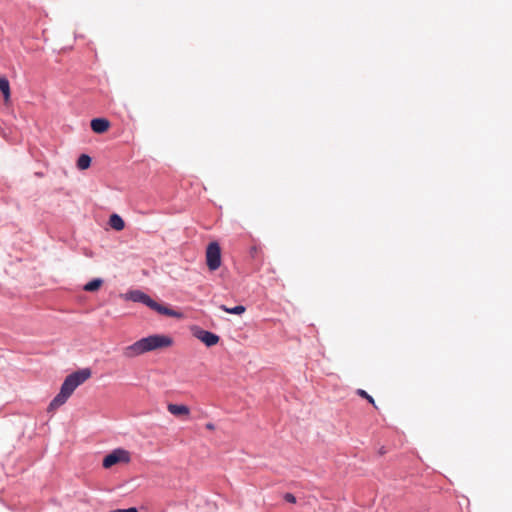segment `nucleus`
I'll list each match as a JSON object with an SVG mask.
<instances>
[{
    "mask_svg": "<svg viewBox=\"0 0 512 512\" xmlns=\"http://www.w3.org/2000/svg\"><path fill=\"white\" fill-rule=\"evenodd\" d=\"M103 281L99 278L93 279L84 286V290L87 292L97 291L102 286Z\"/></svg>",
    "mask_w": 512,
    "mask_h": 512,
    "instance_id": "ddd939ff",
    "label": "nucleus"
},
{
    "mask_svg": "<svg viewBox=\"0 0 512 512\" xmlns=\"http://www.w3.org/2000/svg\"><path fill=\"white\" fill-rule=\"evenodd\" d=\"M284 499L289 502V503H295L296 502V498L293 494L291 493H286L285 496H284Z\"/></svg>",
    "mask_w": 512,
    "mask_h": 512,
    "instance_id": "2eb2a0df",
    "label": "nucleus"
},
{
    "mask_svg": "<svg viewBox=\"0 0 512 512\" xmlns=\"http://www.w3.org/2000/svg\"><path fill=\"white\" fill-rule=\"evenodd\" d=\"M0 91L4 96V101L8 102L10 100V84L5 77L0 78Z\"/></svg>",
    "mask_w": 512,
    "mask_h": 512,
    "instance_id": "9d476101",
    "label": "nucleus"
},
{
    "mask_svg": "<svg viewBox=\"0 0 512 512\" xmlns=\"http://www.w3.org/2000/svg\"><path fill=\"white\" fill-rule=\"evenodd\" d=\"M206 428L209 429V430H213L214 429V425L212 423H207L206 424Z\"/></svg>",
    "mask_w": 512,
    "mask_h": 512,
    "instance_id": "dca6fc26",
    "label": "nucleus"
},
{
    "mask_svg": "<svg viewBox=\"0 0 512 512\" xmlns=\"http://www.w3.org/2000/svg\"><path fill=\"white\" fill-rule=\"evenodd\" d=\"M220 309L226 313L236 314V315H241L246 311V308L243 305H237L233 308H229L226 305H221Z\"/></svg>",
    "mask_w": 512,
    "mask_h": 512,
    "instance_id": "9b49d317",
    "label": "nucleus"
},
{
    "mask_svg": "<svg viewBox=\"0 0 512 512\" xmlns=\"http://www.w3.org/2000/svg\"><path fill=\"white\" fill-rule=\"evenodd\" d=\"M92 375L89 368L80 369L68 375L61 385L60 392L51 401L49 408L56 409L63 405L73 394L75 389L87 381Z\"/></svg>",
    "mask_w": 512,
    "mask_h": 512,
    "instance_id": "f03ea898",
    "label": "nucleus"
},
{
    "mask_svg": "<svg viewBox=\"0 0 512 512\" xmlns=\"http://www.w3.org/2000/svg\"><path fill=\"white\" fill-rule=\"evenodd\" d=\"M360 397L368 400L369 403H371L375 408H377L375 401L372 396H370L365 390L358 389L356 392Z\"/></svg>",
    "mask_w": 512,
    "mask_h": 512,
    "instance_id": "4468645a",
    "label": "nucleus"
},
{
    "mask_svg": "<svg viewBox=\"0 0 512 512\" xmlns=\"http://www.w3.org/2000/svg\"><path fill=\"white\" fill-rule=\"evenodd\" d=\"M128 299L134 302H140L151 308L152 310L158 312L159 314L170 316V317H180L181 314L172 310L168 307L162 306L161 304L154 301L150 296L143 293L140 290H134L128 293Z\"/></svg>",
    "mask_w": 512,
    "mask_h": 512,
    "instance_id": "7ed1b4c3",
    "label": "nucleus"
},
{
    "mask_svg": "<svg viewBox=\"0 0 512 512\" xmlns=\"http://www.w3.org/2000/svg\"><path fill=\"white\" fill-rule=\"evenodd\" d=\"M110 226L116 231H121L125 227L124 220L118 214H112L109 218Z\"/></svg>",
    "mask_w": 512,
    "mask_h": 512,
    "instance_id": "1a4fd4ad",
    "label": "nucleus"
},
{
    "mask_svg": "<svg viewBox=\"0 0 512 512\" xmlns=\"http://www.w3.org/2000/svg\"><path fill=\"white\" fill-rule=\"evenodd\" d=\"M167 410L176 417H188L190 415L189 407L183 404L179 405L169 403L167 405Z\"/></svg>",
    "mask_w": 512,
    "mask_h": 512,
    "instance_id": "0eeeda50",
    "label": "nucleus"
},
{
    "mask_svg": "<svg viewBox=\"0 0 512 512\" xmlns=\"http://www.w3.org/2000/svg\"><path fill=\"white\" fill-rule=\"evenodd\" d=\"M193 335L208 347L216 345L220 340L218 335L200 328H196Z\"/></svg>",
    "mask_w": 512,
    "mask_h": 512,
    "instance_id": "423d86ee",
    "label": "nucleus"
},
{
    "mask_svg": "<svg viewBox=\"0 0 512 512\" xmlns=\"http://www.w3.org/2000/svg\"><path fill=\"white\" fill-rule=\"evenodd\" d=\"M110 127V122L105 118H95L91 121V129L98 134L105 133Z\"/></svg>",
    "mask_w": 512,
    "mask_h": 512,
    "instance_id": "6e6552de",
    "label": "nucleus"
},
{
    "mask_svg": "<svg viewBox=\"0 0 512 512\" xmlns=\"http://www.w3.org/2000/svg\"><path fill=\"white\" fill-rule=\"evenodd\" d=\"M206 264L211 271L221 266V249L217 242H211L206 249Z\"/></svg>",
    "mask_w": 512,
    "mask_h": 512,
    "instance_id": "39448f33",
    "label": "nucleus"
},
{
    "mask_svg": "<svg viewBox=\"0 0 512 512\" xmlns=\"http://www.w3.org/2000/svg\"><path fill=\"white\" fill-rule=\"evenodd\" d=\"M90 164H91V158H90V156H88L86 154L80 155V157L77 160V167L80 170H85V169L89 168Z\"/></svg>",
    "mask_w": 512,
    "mask_h": 512,
    "instance_id": "f8f14e48",
    "label": "nucleus"
},
{
    "mask_svg": "<svg viewBox=\"0 0 512 512\" xmlns=\"http://www.w3.org/2000/svg\"><path fill=\"white\" fill-rule=\"evenodd\" d=\"M173 343V339L169 335L152 334L124 347L122 354L125 358L132 359L145 353L167 349Z\"/></svg>",
    "mask_w": 512,
    "mask_h": 512,
    "instance_id": "f257e3e1",
    "label": "nucleus"
},
{
    "mask_svg": "<svg viewBox=\"0 0 512 512\" xmlns=\"http://www.w3.org/2000/svg\"><path fill=\"white\" fill-rule=\"evenodd\" d=\"M130 461V452L123 448H117L104 457L102 465L105 469H109L117 464H128Z\"/></svg>",
    "mask_w": 512,
    "mask_h": 512,
    "instance_id": "20e7f679",
    "label": "nucleus"
}]
</instances>
